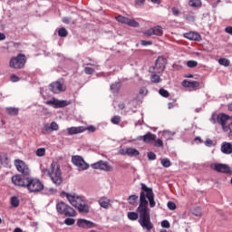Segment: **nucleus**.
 <instances>
[{"instance_id":"nucleus-36","label":"nucleus","mask_w":232,"mask_h":232,"mask_svg":"<svg viewBox=\"0 0 232 232\" xmlns=\"http://www.w3.org/2000/svg\"><path fill=\"white\" fill-rule=\"evenodd\" d=\"M50 131H52L50 125L48 123H44V127L42 128V133L46 135V133H50Z\"/></svg>"},{"instance_id":"nucleus-1","label":"nucleus","mask_w":232,"mask_h":232,"mask_svg":"<svg viewBox=\"0 0 232 232\" xmlns=\"http://www.w3.org/2000/svg\"><path fill=\"white\" fill-rule=\"evenodd\" d=\"M148 204H150V208H155V206H157V203L155 202V194L151 188H148L146 184L141 183L140 205L138 207V211L140 213L139 224L141 226L142 229L150 232L153 229V223H151Z\"/></svg>"},{"instance_id":"nucleus-25","label":"nucleus","mask_w":232,"mask_h":232,"mask_svg":"<svg viewBox=\"0 0 232 232\" xmlns=\"http://www.w3.org/2000/svg\"><path fill=\"white\" fill-rule=\"evenodd\" d=\"M188 5L192 8H200V6H202V1H200V0H189Z\"/></svg>"},{"instance_id":"nucleus-14","label":"nucleus","mask_w":232,"mask_h":232,"mask_svg":"<svg viewBox=\"0 0 232 232\" xmlns=\"http://www.w3.org/2000/svg\"><path fill=\"white\" fill-rule=\"evenodd\" d=\"M155 139H157V135L152 134L151 132H147L143 136H138L136 139L129 140V142H133L135 140H143V142L149 144L150 142H151V140H155Z\"/></svg>"},{"instance_id":"nucleus-24","label":"nucleus","mask_w":232,"mask_h":232,"mask_svg":"<svg viewBox=\"0 0 232 232\" xmlns=\"http://www.w3.org/2000/svg\"><path fill=\"white\" fill-rule=\"evenodd\" d=\"M162 137H164L166 140H172L173 137H175V132H171L169 130H164L162 132Z\"/></svg>"},{"instance_id":"nucleus-34","label":"nucleus","mask_w":232,"mask_h":232,"mask_svg":"<svg viewBox=\"0 0 232 232\" xmlns=\"http://www.w3.org/2000/svg\"><path fill=\"white\" fill-rule=\"evenodd\" d=\"M116 21H118V23H121L122 24H127L128 17H125L122 15H118V16H116Z\"/></svg>"},{"instance_id":"nucleus-29","label":"nucleus","mask_w":232,"mask_h":232,"mask_svg":"<svg viewBox=\"0 0 232 232\" xmlns=\"http://www.w3.org/2000/svg\"><path fill=\"white\" fill-rule=\"evenodd\" d=\"M6 112L8 115H18L19 114V109L14 107H8L6 108Z\"/></svg>"},{"instance_id":"nucleus-21","label":"nucleus","mask_w":232,"mask_h":232,"mask_svg":"<svg viewBox=\"0 0 232 232\" xmlns=\"http://www.w3.org/2000/svg\"><path fill=\"white\" fill-rule=\"evenodd\" d=\"M221 151L225 154V155H231L232 153V145L229 142H223L221 144Z\"/></svg>"},{"instance_id":"nucleus-37","label":"nucleus","mask_w":232,"mask_h":232,"mask_svg":"<svg viewBox=\"0 0 232 232\" xmlns=\"http://www.w3.org/2000/svg\"><path fill=\"white\" fill-rule=\"evenodd\" d=\"M154 146L156 148H164V141H162V140H160V139H155Z\"/></svg>"},{"instance_id":"nucleus-42","label":"nucleus","mask_w":232,"mask_h":232,"mask_svg":"<svg viewBox=\"0 0 232 232\" xmlns=\"http://www.w3.org/2000/svg\"><path fill=\"white\" fill-rule=\"evenodd\" d=\"M198 63L197 61L190 60V61L187 62V66L188 68H196V66H198Z\"/></svg>"},{"instance_id":"nucleus-39","label":"nucleus","mask_w":232,"mask_h":232,"mask_svg":"<svg viewBox=\"0 0 232 232\" xmlns=\"http://www.w3.org/2000/svg\"><path fill=\"white\" fill-rule=\"evenodd\" d=\"M161 165L163 168H169V166H171V161L168 158L162 159Z\"/></svg>"},{"instance_id":"nucleus-3","label":"nucleus","mask_w":232,"mask_h":232,"mask_svg":"<svg viewBox=\"0 0 232 232\" xmlns=\"http://www.w3.org/2000/svg\"><path fill=\"white\" fill-rule=\"evenodd\" d=\"M42 173L43 175L50 177L53 184H55V186H61V184H63V174L59 162L53 161L49 169H42Z\"/></svg>"},{"instance_id":"nucleus-12","label":"nucleus","mask_w":232,"mask_h":232,"mask_svg":"<svg viewBox=\"0 0 232 232\" xmlns=\"http://www.w3.org/2000/svg\"><path fill=\"white\" fill-rule=\"evenodd\" d=\"M29 178L22 177L19 175H15L12 177V182L14 186H19L20 188H26L28 184Z\"/></svg>"},{"instance_id":"nucleus-7","label":"nucleus","mask_w":232,"mask_h":232,"mask_svg":"<svg viewBox=\"0 0 232 232\" xmlns=\"http://www.w3.org/2000/svg\"><path fill=\"white\" fill-rule=\"evenodd\" d=\"M72 162L73 166H76V168L79 169L80 171H85V169H88L90 168V165L85 162L84 159L82 156L79 155L72 156Z\"/></svg>"},{"instance_id":"nucleus-20","label":"nucleus","mask_w":232,"mask_h":232,"mask_svg":"<svg viewBox=\"0 0 232 232\" xmlns=\"http://www.w3.org/2000/svg\"><path fill=\"white\" fill-rule=\"evenodd\" d=\"M86 131V127L79 126V127H70L67 129L68 135H77L79 133H84Z\"/></svg>"},{"instance_id":"nucleus-51","label":"nucleus","mask_w":232,"mask_h":232,"mask_svg":"<svg viewBox=\"0 0 232 232\" xmlns=\"http://www.w3.org/2000/svg\"><path fill=\"white\" fill-rule=\"evenodd\" d=\"M148 159L149 160H155V159H157V155L154 152H149Z\"/></svg>"},{"instance_id":"nucleus-23","label":"nucleus","mask_w":232,"mask_h":232,"mask_svg":"<svg viewBox=\"0 0 232 232\" xmlns=\"http://www.w3.org/2000/svg\"><path fill=\"white\" fill-rule=\"evenodd\" d=\"M98 202L101 208H103V209H108V208L111 206L110 199L101 198Z\"/></svg>"},{"instance_id":"nucleus-49","label":"nucleus","mask_w":232,"mask_h":232,"mask_svg":"<svg viewBox=\"0 0 232 232\" xmlns=\"http://www.w3.org/2000/svg\"><path fill=\"white\" fill-rule=\"evenodd\" d=\"M111 122L112 124H119V122H121V116H114L111 119Z\"/></svg>"},{"instance_id":"nucleus-58","label":"nucleus","mask_w":232,"mask_h":232,"mask_svg":"<svg viewBox=\"0 0 232 232\" xmlns=\"http://www.w3.org/2000/svg\"><path fill=\"white\" fill-rule=\"evenodd\" d=\"M189 81L184 80L181 84L184 88H189Z\"/></svg>"},{"instance_id":"nucleus-62","label":"nucleus","mask_w":232,"mask_h":232,"mask_svg":"<svg viewBox=\"0 0 232 232\" xmlns=\"http://www.w3.org/2000/svg\"><path fill=\"white\" fill-rule=\"evenodd\" d=\"M225 32H227V34H230V35H232V27L228 26L225 29Z\"/></svg>"},{"instance_id":"nucleus-54","label":"nucleus","mask_w":232,"mask_h":232,"mask_svg":"<svg viewBox=\"0 0 232 232\" xmlns=\"http://www.w3.org/2000/svg\"><path fill=\"white\" fill-rule=\"evenodd\" d=\"M10 79L12 82H18V81H20V78L15 74H12Z\"/></svg>"},{"instance_id":"nucleus-2","label":"nucleus","mask_w":232,"mask_h":232,"mask_svg":"<svg viewBox=\"0 0 232 232\" xmlns=\"http://www.w3.org/2000/svg\"><path fill=\"white\" fill-rule=\"evenodd\" d=\"M60 196L62 198H66L73 208H76L80 213H90V206L86 198L75 192L62 191Z\"/></svg>"},{"instance_id":"nucleus-17","label":"nucleus","mask_w":232,"mask_h":232,"mask_svg":"<svg viewBox=\"0 0 232 232\" xmlns=\"http://www.w3.org/2000/svg\"><path fill=\"white\" fill-rule=\"evenodd\" d=\"M119 153L120 155H128V157H137L140 155V152L134 148L121 149Z\"/></svg>"},{"instance_id":"nucleus-48","label":"nucleus","mask_w":232,"mask_h":232,"mask_svg":"<svg viewBox=\"0 0 232 232\" xmlns=\"http://www.w3.org/2000/svg\"><path fill=\"white\" fill-rule=\"evenodd\" d=\"M90 131L91 133H95V131L97 130V128H95V126L93 125H90L88 127H85V131Z\"/></svg>"},{"instance_id":"nucleus-33","label":"nucleus","mask_w":232,"mask_h":232,"mask_svg":"<svg viewBox=\"0 0 232 232\" xmlns=\"http://www.w3.org/2000/svg\"><path fill=\"white\" fill-rule=\"evenodd\" d=\"M127 217L129 220L135 221L139 218V214L137 212H128Z\"/></svg>"},{"instance_id":"nucleus-61","label":"nucleus","mask_w":232,"mask_h":232,"mask_svg":"<svg viewBox=\"0 0 232 232\" xmlns=\"http://www.w3.org/2000/svg\"><path fill=\"white\" fill-rule=\"evenodd\" d=\"M62 21L64 24H70V18L68 17H63Z\"/></svg>"},{"instance_id":"nucleus-56","label":"nucleus","mask_w":232,"mask_h":232,"mask_svg":"<svg viewBox=\"0 0 232 232\" xmlns=\"http://www.w3.org/2000/svg\"><path fill=\"white\" fill-rule=\"evenodd\" d=\"M199 86L198 82H189V88H197Z\"/></svg>"},{"instance_id":"nucleus-9","label":"nucleus","mask_w":232,"mask_h":232,"mask_svg":"<svg viewBox=\"0 0 232 232\" xmlns=\"http://www.w3.org/2000/svg\"><path fill=\"white\" fill-rule=\"evenodd\" d=\"M47 106H52V108H64V106H69L70 102L66 100H59L57 98H53L45 102Z\"/></svg>"},{"instance_id":"nucleus-35","label":"nucleus","mask_w":232,"mask_h":232,"mask_svg":"<svg viewBox=\"0 0 232 232\" xmlns=\"http://www.w3.org/2000/svg\"><path fill=\"white\" fill-rule=\"evenodd\" d=\"M150 81H151V82L159 84V82H160V81H162V80L160 79V76H159L158 74H152L150 76Z\"/></svg>"},{"instance_id":"nucleus-63","label":"nucleus","mask_w":232,"mask_h":232,"mask_svg":"<svg viewBox=\"0 0 232 232\" xmlns=\"http://www.w3.org/2000/svg\"><path fill=\"white\" fill-rule=\"evenodd\" d=\"M118 106L120 110H124L126 108V105L124 104V102H120Z\"/></svg>"},{"instance_id":"nucleus-5","label":"nucleus","mask_w":232,"mask_h":232,"mask_svg":"<svg viewBox=\"0 0 232 232\" xmlns=\"http://www.w3.org/2000/svg\"><path fill=\"white\" fill-rule=\"evenodd\" d=\"M26 188L29 193H39L44 189L43 182L37 179H30L27 180Z\"/></svg>"},{"instance_id":"nucleus-55","label":"nucleus","mask_w":232,"mask_h":232,"mask_svg":"<svg viewBox=\"0 0 232 232\" xmlns=\"http://www.w3.org/2000/svg\"><path fill=\"white\" fill-rule=\"evenodd\" d=\"M152 44H153V43L151 41H146V40L141 41L142 46H151Z\"/></svg>"},{"instance_id":"nucleus-8","label":"nucleus","mask_w":232,"mask_h":232,"mask_svg":"<svg viewBox=\"0 0 232 232\" xmlns=\"http://www.w3.org/2000/svg\"><path fill=\"white\" fill-rule=\"evenodd\" d=\"M166 70V59L164 57L160 56L156 60L155 66L150 69V72L152 73H162Z\"/></svg>"},{"instance_id":"nucleus-6","label":"nucleus","mask_w":232,"mask_h":232,"mask_svg":"<svg viewBox=\"0 0 232 232\" xmlns=\"http://www.w3.org/2000/svg\"><path fill=\"white\" fill-rule=\"evenodd\" d=\"M24 64H26V58L21 53L11 58L9 62L10 68H14L15 70H21V68L24 67Z\"/></svg>"},{"instance_id":"nucleus-10","label":"nucleus","mask_w":232,"mask_h":232,"mask_svg":"<svg viewBox=\"0 0 232 232\" xmlns=\"http://www.w3.org/2000/svg\"><path fill=\"white\" fill-rule=\"evenodd\" d=\"M49 90L53 93H57L58 94V93H61L63 92H66V85H64V83H63V82H61V81L53 82L49 85Z\"/></svg>"},{"instance_id":"nucleus-11","label":"nucleus","mask_w":232,"mask_h":232,"mask_svg":"<svg viewBox=\"0 0 232 232\" xmlns=\"http://www.w3.org/2000/svg\"><path fill=\"white\" fill-rule=\"evenodd\" d=\"M14 166L17 169V171H19L20 173H22V175H30V169L28 168V165H26V163H24V161L21 160H16L14 161Z\"/></svg>"},{"instance_id":"nucleus-22","label":"nucleus","mask_w":232,"mask_h":232,"mask_svg":"<svg viewBox=\"0 0 232 232\" xmlns=\"http://www.w3.org/2000/svg\"><path fill=\"white\" fill-rule=\"evenodd\" d=\"M229 121V116L222 113L218 115V122L221 124L223 130H226V123Z\"/></svg>"},{"instance_id":"nucleus-16","label":"nucleus","mask_w":232,"mask_h":232,"mask_svg":"<svg viewBox=\"0 0 232 232\" xmlns=\"http://www.w3.org/2000/svg\"><path fill=\"white\" fill-rule=\"evenodd\" d=\"M77 226L78 227H82V229H92L95 227V223L88 219L80 218L77 220Z\"/></svg>"},{"instance_id":"nucleus-50","label":"nucleus","mask_w":232,"mask_h":232,"mask_svg":"<svg viewBox=\"0 0 232 232\" xmlns=\"http://www.w3.org/2000/svg\"><path fill=\"white\" fill-rule=\"evenodd\" d=\"M169 221L168 220H163L161 222V227H165L166 229H169Z\"/></svg>"},{"instance_id":"nucleus-44","label":"nucleus","mask_w":232,"mask_h":232,"mask_svg":"<svg viewBox=\"0 0 232 232\" xmlns=\"http://www.w3.org/2000/svg\"><path fill=\"white\" fill-rule=\"evenodd\" d=\"M66 226H73V224H75V220L72 218H65L64 222H63Z\"/></svg>"},{"instance_id":"nucleus-60","label":"nucleus","mask_w":232,"mask_h":232,"mask_svg":"<svg viewBox=\"0 0 232 232\" xmlns=\"http://www.w3.org/2000/svg\"><path fill=\"white\" fill-rule=\"evenodd\" d=\"M146 0H136L135 3L138 6H140V5H144Z\"/></svg>"},{"instance_id":"nucleus-59","label":"nucleus","mask_w":232,"mask_h":232,"mask_svg":"<svg viewBox=\"0 0 232 232\" xmlns=\"http://www.w3.org/2000/svg\"><path fill=\"white\" fill-rule=\"evenodd\" d=\"M187 21H189L190 23H193V21H195V16L193 15H188L186 16Z\"/></svg>"},{"instance_id":"nucleus-57","label":"nucleus","mask_w":232,"mask_h":232,"mask_svg":"<svg viewBox=\"0 0 232 232\" xmlns=\"http://www.w3.org/2000/svg\"><path fill=\"white\" fill-rule=\"evenodd\" d=\"M172 14H173V15L179 16V14H180V11H179V8L173 7L172 8Z\"/></svg>"},{"instance_id":"nucleus-53","label":"nucleus","mask_w":232,"mask_h":232,"mask_svg":"<svg viewBox=\"0 0 232 232\" xmlns=\"http://www.w3.org/2000/svg\"><path fill=\"white\" fill-rule=\"evenodd\" d=\"M140 95H148V89H146V87H141L140 89Z\"/></svg>"},{"instance_id":"nucleus-46","label":"nucleus","mask_w":232,"mask_h":232,"mask_svg":"<svg viewBox=\"0 0 232 232\" xmlns=\"http://www.w3.org/2000/svg\"><path fill=\"white\" fill-rule=\"evenodd\" d=\"M205 146H207V148H213V146H215V142L211 139H207Z\"/></svg>"},{"instance_id":"nucleus-27","label":"nucleus","mask_w":232,"mask_h":232,"mask_svg":"<svg viewBox=\"0 0 232 232\" xmlns=\"http://www.w3.org/2000/svg\"><path fill=\"white\" fill-rule=\"evenodd\" d=\"M121 82H117L115 83H112L111 85V92L112 93H117L119 92V90H121Z\"/></svg>"},{"instance_id":"nucleus-40","label":"nucleus","mask_w":232,"mask_h":232,"mask_svg":"<svg viewBox=\"0 0 232 232\" xmlns=\"http://www.w3.org/2000/svg\"><path fill=\"white\" fill-rule=\"evenodd\" d=\"M58 35L59 37H66V35H68V31L64 27H62L58 31Z\"/></svg>"},{"instance_id":"nucleus-41","label":"nucleus","mask_w":232,"mask_h":232,"mask_svg":"<svg viewBox=\"0 0 232 232\" xmlns=\"http://www.w3.org/2000/svg\"><path fill=\"white\" fill-rule=\"evenodd\" d=\"M36 155L37 157H44V155H46V149L44 148L37 149Z\"/></svg>"},{"instance_id":"nucleus-15","label":"nucleus","mask_w":232,"mask_h":232,"mask_svg":"<svg viewBox=\"0 0 232 232\" xmlns=\"http://www.w3.org/2000/svg\"><path fill=\"white\" fill-rule=\"evenodd\" d=\"M91 168H92V169H102L103 171H110L111 169V167L108 164V162L102 160L92 164Z\"/></svg>"},{"instance_id":"nucleus-31","label":"nucleus","mask_w":232,"mask_h":232,"mask_svg":"<svg viewBox=\"0 0 232 232\" xmlns=\"http://www.w3.org/2000/svg\"><path fill=\"white\" fill-rule=\"evenodd\" d=\"M10 204L13 208H18L19 207V198L14 196L10 199Z\"/></svg>"},{"instance_id":"nucleus-18","label":"nucleus","mask_w":232,"mask_h":232,"mask_svg":"<svg viewBox=\"0 0 232 232\" xmlns=\"http://www.w3.org/2000/svg\"><path fill=\"white\" fill-rule=\"evenodd\" d=\"M212 168L218 173H231V168L226 164L216 163L212 166Z\"/></svg>"},{"instance_id":"nucleus-47","label":"nucleus","mask_w":232,"mask_h":232,"mask_svg":"<svg viewBox=\"0 0 232 232\" xmlns=\"http://www.w3.org/2000/svg\"><path fill=\"white\" fill-rule=\"evenodd\" d=\"M159 93L161 97H169V92L165 89H160Z\"/></svg>"},{"instance_id":"nucleus-38","label":"nucleus","mask_w":232,"mask_h":232,"mask_svg":"<svg viewBox=\"0 0 232 232\" xmlns=\"http://www.w3.org/2000/svg\"><path fill=\"white\" fill-rule=\"evenodd\" d=\"M218 63L221 66H229V64H231V63L229 62V60L226 59V58H220L218 60Z\"/></svg>"},{"instance_id":"nucleus-28","label":"nucleus","mask_w":232,"mask_h":232,"mask_svg":"<svg viewBox=\"0 0 232 232\" xmlns=\"http://www.w3.org/2000/svg\"><path fill=\"white\" fill-rule=\"evenodd\" d=\"M127 108H129V110H133V109L139 108V101H137V100H132V101H130V102L127 104Z\"/></svg>"},{"instance_id":"nucleus-43","label":"nucleus","mask_w":232,"mask_h":232,"mask_svg":"<svg viewBox=\"0 0 232 232\" xmlns=\"http://www.w3.org/2000/svg\"><path fill=\"white\" fill-rule=\"evenodd\" d=\"M50 129H51V131H57L59 130V124H57V122L55 121H53L50 124Z\"/></svg>"},{"instance_id":"nucleus-45","label":"nucleus","mask_w":232,"mask_h":232,"mask_svg":"<svg viewBox=\"0 0 232 232\" xmlns=\"http://www.w3.org/2000/svg\"><path fill=\"white\" fill-rule=\"evenodd\" d=\"M167 206L170 211H175V209H177V205L173 201H169Z\"/></svg>"},{"instance_id":"nucleus-26","label":"nucleus","mask_w":232,"mask_h":232,"mask_svg":"<svg viewBox=\"0 0 232 232\" xmlns=\"http://www.w3.org/2000/svg\"><path fill=\"white\" fill-rule=\"evenodd\" d=\"M127 24L128 26H131L132 28H139L140 26L139 22H137V20L133 18H128Z\"/></svg>"},{"instance_id":"nucleus-32","label":"nucleus","mask_w":232,"mask_h":232,"mask_svg":"<svg viewBox=\"0 0 232 232\" xmlns=\"http://www.w3.org/2000/svg\"><path fill=\"white\" fill-rule=\"evenodd\" d=\"M192 215L195 217H200L202 215V208L200 207H197L191 209Z\"/></svg>"},{"instance_id":"nucleus-4","label":"nucleus","mask_w":232,"mask_h":232,"mask_svg":"<svg viewBox=\"0 0 232 232\" xmlns=\"http://www.w3.org/2000/svg\"><path fill=\"white\" fill-rule=\"evenodd\" d=\"M56 211L59 215H64V217H77V212L70 205L64 203V201L58 202L56 204Z\"/></svg>"},{"instance_id":"nucleus-52","label":"nucleus","mask_w":232,"mask_h":232,"mask_svg":"<svg viewBox=\"0 0 232 232\" xmlns=\"http://www.w3.org/2000/svg\"><path fill=\"white\" fill-rule=\"evenodd\" d=\"M84 72H85V73H87V75H92V73H93L94 70L92 67H85Z\"/></svg>"},{"instance_id":"nucleus-19","label":"nucleus","mask_w":232,"mask_h":232,"mask_svg":"<svg viewBox=\"0 0 232 232\" xmlns=\"http://www.w3.org/2000/svg\"><path fill=\"white\" fill-rule=\"evenodd\" d=\"M183 36L186 39H188V41H198V42L202 41V36H200V34L198 33H197V32L185 33L183 34Z\"/></svg>"},{"instance_id":"nucleus-64","label":"nucleus","mask_w":232,"mask_h":232,"mask_svg":"<svg viewBox=\"0 0 232 232\" xmlns=\"http://www.w3.org/2000/svg\"><path fill=\"white\" fill-rule=\"evenodd\" d=\"M5 39H6V35H5L3 33H0V41H5Z\"/></svg>"},{"instance_id":"nucleus-13","label":"nucleus","mask_w":232,"mask_h":232,"mask_svg":"<svg viewBox=\"0 0 232 232\" xmlns=\"http://www.w3.org/2000/svg\"><path fill=\"white\" fill-rule=\"evenodd\" d=\"M162 34H164V31L160 25L154 26L144 32V35H146V37H151V35H158L160 37Z\"/></svg>"},{"instance_id":"nucleus-30","label":"nucleus","mask_w":232,"mask_h":232,"mask_svg":"<svg viewBox=\"0 0 232 232\" xmlns=\"http://www.w3.org/2000/svg\"><path fill=\"white\" fill-rule=\"evenodd\" d=\"M137 200H139V196L137 195H130L128 198V202L129 204H131V206H135V204L137 203Z\"/></svg>"}]
</instances>
